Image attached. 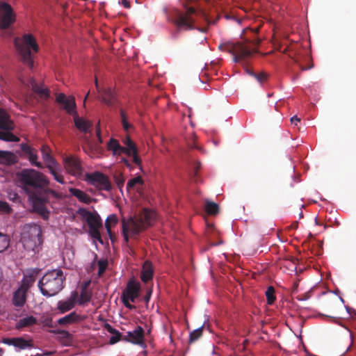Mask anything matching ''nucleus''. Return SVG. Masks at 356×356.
<instances>
[{"label": "nucleus", "mask_w": 356, "mask_h": 356, "mask_svg": "<svg viewBox=\"0 0 356 356\" xmlns=\"http://www.w3.org/2000/svg\"><path fill=\"white\" fill-rule=\"evenodd\" d=\"M3 343L9 346H13L21 350L30 348L33 346L31 341L26 340L22 337L5 338L3 339Z\"/></svg>", "instance_id": "nucleus-19"}, {"label": "nucleus", "mask_w": 356, "mask_h": 356, "mask_svg": "<svg viewBox=\"0 0 356 356\" xmlns=\"http://www.w3.org/2000/svg\"><path fill=\"white\" fill-rule=\"evenodd\" d=\"M183 11L177 10L172 22L177 27V31L172 34L173 38H177V33L180 31H189L197 29L202 33L207 31V27H198L196 25L197 17H200L207 22V26L215 24L219 19L217 17L215 20H210L206 12L200 7L199 2L196 0H186L182 3Z\"/></svg>", "instance_id": "nucleus-2"}, {"label": "nucleus", "mask_w": 356, "mask_h": 356, "mask_svg": "<svg viewBox=\"0 0 356 356\" xmlns=\"http://www.w3.org/2000/svg\"><path fill=\"white\" fill-rule=\"evenodd\" d=\"M44 326L53 328L50 332L58 334V339L60 341L63 346L67 345V331L56 328V323L53 322L52 318L50 317L42 318L41 321Z\"/></svg>", "instance_id": "nucleus-16"}, {"label": "nucleus", "mask_w": 356, "mask_h": 356, "mask_svg": "<svg viewBox=\"0 0 356 356\" xmlns=\"http://www.w3.org/2000/svg\"><path fill=\"white\" fill-rule=\"evenodd\" d=\"M131 156H133V161L138 165H140L141 163V159L138 156V149L135 151V152H131Z\"/></svg>", "instance_id": "nucleus-49"}, {"label": "nucleus", "mask_w": 356, "mask_h": 356, "mask_svg": "<svg viewBox=\"0 0 356 356\" xmlns=\"http://www.w3.org/2000/svg\"><path fill=\"white\" fill-rule=\"evenodd\" d=\"M58 308L61 312V313H65L67 312V301L59 302Z\"/></svg>", "instance_id": "nucleus-51"}, {"label": "nucleus", "mask_w": 356, "mask_h": 356, "mask_svg": "<svg viewBox=\"0 0 356 356\" xmlns=\"http://www.w3.org/2000/svg\"><path fill=\"white\" fill-rule=\"evenodd\" d=\"M261 40L259 38L245 40L237 42H227L219 45V49L227 51L233 56L235 63H240L252 56L257 51V48Z\"/></svg>", "instance_id": "nucleus-4"}, {"label": "nucleus", "mask_w": 356, "mask_h": 356, "mask_svg": "<svg viewBox=\"0 0 356 356\" xmlns=\"http://www.w3.org/2000/svg\"><path fill=\"white\" fill-rule=\"evenodd\" d=\"M27 291L18 288V289L14 293L13 297V304L15 307H22L25 302L26 299V293Z\"/></svg>", "instance_id": "nucleus-25"}, {"label": "nucleus", "mask_w": 356, "mask_h": 356, "mask_svg": "<svg viewBox=\"0 0 356 356\" xmlns=\"http://www.w3.org/2000/svg\"><path fill=\"white\" fill-rule=\"evenodd\" d=\"M83 172V168L81 160L76 156L68 154V175L81 178Z\"/></svg>", "instance_id": "nucleus-14"}, {"label": "nucleus", "mask_w": 356, "mask_h": 356, "mask_svg": "<svg viewBox=\"0 0 356 356\" xmlns=\"http://www.w3.org/2000/svg\"><path fill=\"white\" fill-rule=\"evenodd\" d=\"M122 161L125 165H127V166H129V161H128L127 159H124H124H122Z\"/></svg>", "instance_id": "nucleus-60"}, {"label": "nucleus", "mask_w": 356, "mask_h": 356, "mask_svg": "<svg viewBox=\"0 0 356 356\" xmlns=\"http://www.w3.org/2000/svg\"><path fill=\"white\" fill-rule=\"evenodd\" d=\"M0 129L3 130H13L14 124L9 119L8 114L3 110L0 109Z\"/></svg>", "instance_id": "nucleus-26"}, {"label": "nucleus", "mask_w": 356, "mask_h": 356, "mask_svg": "<svg viewBox=\"0 0 356 356\" xmlns=\"http://www.w3.org/2000/svg\"><path fill=\"white\" fill-rule=\"evenodd\" d=\"M266 296L267 299V303L268 305H273L276 299L275 296V289L273 286H270L268 287L266 291Z\"/></svg>", "instance_id": "nucleus-35"}, {"label": "nucleus", "mask_w": 356, "mask_h": 356, "mask_svg": "<svg viewBox=\"0 0 356 356\" xmlns=\"http://www.w3.org/2000/svg\"><path fill=\"white\" fill-rule=\"evenodd\" d=\"M298 284L297 282L293 284V290H296L298 288Z\"/></svg>", "instance_id": "nucleus-63"}, {"label": "nucleus", "mask_w": 356, "mask_h": 356, "mask_svg": "<svg viewBox=\"0 0 356 356\" xmlns=\"http://www.w3.org/2000/svg\"><path fill=\"white\" fill-rule=\"evenodd\" d=\"M189 146L191 147V148H197V147L195 145H191L189 144Z\"/></svg>", "instance_id": "nucleus-64"}, {"label": "nucleus", "mask_w": 356, "mask_h": 356, "mask_svg": "<svg viewBox=\"0 0 356 356\" xmlns=\"http://www.w3.org/2000/svg\"><path fill=\"white\" fill-rule=\"evenodd\" d=\"M68 191L73 196L76 197L80 202L86 204H90L91 202V197L85 192L75 188H68Z\"/></svg>", "instance_id": "nucleus-27"}, {"label": "nucleus", "mask_w": 356, "mask_h": 356, "mask_svg": "<svg viewBox=\"0 0 356 356\" xmlns=\"http://www.w3.org/2000/svg\"><path fill=\"white\" fill-rule=\"evenodd\" d=\"M30 162L31 164L37 166L38 168H42V164L40 162H38V156L36 154L35 151L33 149L30 154L27 155Z\"/></svg>", "instance_id": "nucleus-39"}, {"label": "nucleus", "mask_w": 356, "mask_h": 356, "mask_svg": "<svg viewBox=\"0 0 356 356\" xmlns=\"http://www.w3.org/2000/svg\"><path fill=\"white\" fill-rule=\"evenodd\" d=\"M92 291H81L80 293L77 291L72 292L70 297L68 298V311L72 309L76 304L84 306L88 303L92 298Z\"/></svg>", "instance_id": "nucleus-13"}, {"label": "nucleus", "mask_w": 356, "mask_h": 356, "mask_svg": "<svg viewBox=\"0 0 356 356\" xmlns=\"http://www.w3.org/2000/svg\"><path fill=\"white\" fill-rule=\"evenodd\" d=\"M16 21V14L10 4L0 1V29H8Z\"/></svg>", "instance_id": "nucleus-11"}, {"label": "nucleus", "mask_w": 356, "mask_h": 356, "mask_svg": "<svg viewBox=\"0 0 356 356\" xmlns=\"http://www.w3.org/2000/svg\"><path fill=\"white\" fill-rule=\"evenodd\" d=\"M16 162V156L10 152L0 150V163L10 165Z\"/></svg>", "instance_id": "nucleus-28"}, {"label": "nucleus", "mask_w": 356, "mask_h": 356, "mask_svg": "<svg viewBox=\"0 0 356 356\" xmlns=\"http://www.w3.org/2000/svg\"><path fill=\"white\" fill-rule=\"evenodd\" d=\"M300 121V118H298L296 115L292 117L291 118V122L292 124H294L295 125H297V123Z\"/></svg>", "instance_id": "nucleus-56"}, {"label": "nucleus", "mask_w": 356, "mask_h": 356, "mask_svg": "<svg viewBox=\"0 0 356 356\" xmlns=\"http://www.w3.org/2000/svg\"><path fill=\"white\" fill-rule=\"evenodd\" d=\"M83 320V318L75 312H72L68 314V324L72 323L79 322Z\"/></svg>", "instance_id": "nucleus-41"}, {"label": "nucleus", "mask_w": 356, "mask_h": 356, "mask_svg": "<svg viewBox=\"0 0 356 356\" xmlns=\"http://www.w3.org/2000/svg\"><path fill=\"white\" fill-rule=\"evenodd\" d=\"M122 300L124 306L129 309H133L135 307L129 303L130 299L125 298L124 297H122Z\"/></svg>", "instance_id": "nucleus-52"}, {"label": "nucleus", "mask_w": 356, "mask_h": 356, "mask_svg": "<svg viewBox=\"0 0 356 356\" xmlns=\"http://www.w3.org/2000/svg\"><path fill=\"white\" fill-rule=\"evenodd\" d=\"M29 86L31 88L32 90L38 94L41 97L47 99L49 97V91L47 88H43L37 83L33 78H30L29 80Z\"/></svg>", "instance_id": "nucleus-23"}, {"label": "nucleus", "mask_w": 356, "mask_h": 356, "mask_svg": "<svg viewBox=\"0 0 356 356\" xmlns=\"http://www.w3.org/2000/svg\"><path fill=\"white\" fill-rule=\"evenodd\" d=\"M101 100L106 105L111 106L116 102V97L114 92L111 88H104L99 91Z\"/></svg>", "instance_id": "nucleus-21"}, {"label": "nucleus", "mask_w": 356, "mask_h": 356, "mask_svg": "<svg viewBox=\"0 0 356 356\" xmlns=\"http://www.w3.org/2000/svg\"><path fill=\"white\" fill-rule=\"evenodd\" d=\"M54 323H56V327L58 325H67V316L60 318L59 320L54 322Z\"/></svg>", "instance_id": "nucleus-53"}, {"label": "nucleus", "mask_w": 356, "mask_h": 356, "mask_svg": "<svg viewBox=\"0 0 356 356\" xmlns=\"http://www.w3.org/2000/svg\"><path fill=\"white\" fill-rule=\"evenodd\" d=\"M245 70H246V72L248 74L251 75V76H252V73H254L252 70H250V69H248V68H246Z\"/></svg>", "instance_id": "nucleus-62"}, {"label": "nucleus", "mask_w": 356, "mask_h": 356, "mask_svg": "<svg viewBox=\"0 0 356 356\" xmlns=\"http://www.w3.org/2000/svg\"><path fill=\"white\" fill-rule=\"evenodd\" d=\"M76 214L88 223L90 236L103 243L99 232V228L102 227V221L99 215L95 211L90 212L83 208L79 209Z\"/></svg>", "instance_id": "nucleus-8"}, {"label": "nucleus", "mask_w": 356, "mask_h": 356, "mask_svg": "<svg viewBox=\"0 0 356 356\" xmlns=\"http://www.w3.org/2000/svg\"><path fill=\"white\" fill-rule=\"evenodd\" d=\"M56 101L63 104V109L67 110V98L65 94H59L56 97Z\"/></svg>", "instance_id": "nucleus-44"}, {"label": "nucleus", "mask_w": 356, "mask_h": 356, "mask_svg": "<svg viewBox=\"0 0 356 356\" xmlns=\"http://www.w3.org/2000/svg\"><path fill=\"white\" fill-rule=\"evenodd\" d=\"M21 149L26 155L30 154L33 150V149L31 148V147H30L29 145L26 143L21 144Z\"/></svg>", "instance_id": "nucleus-48"}, {"label": "nucleus", "mask_w": 356, "mask_h": 356, "mask_svg": "<svg viewBox=\"0 0 356 356\" xmlns=\"http://www.w3.org/2000/svg\"><path fill=\"white\" fill-rule=\"evenodd\" d=\"M98 275L101 276L106 270L108 263L106 261L100 260L98 261Z\"/></svg>", "instance_id": "nucleus-42"}, {"label": "nucleus", "mask_w": 356, "mask_h": 356, "mask_svg": "<svg viewBox=\"0 0 356 356\" xmlns=\"http://www.w3.org/2000/svg\"><path fill=\"white\" fill-rule=\"evenodd\" d=\"M37 273L35 271H31L29 273L25 274L21 282V285L19 288L27 291L29 288L33 284L36 280Z\"/></svg>", "instance_id": "nucleus-24"}, {"label": "nucleus", "mask_w": 356, "mask_h": 356, "mask_svg": "<svg viewBox=\"0 0 356 356\" xmlns=\"http://www.w3.org/2000/svg\"><path fill=\"white\" fill-rule=\"evenodd\" d=\"M68 115L73 117L74 126L79 131L83 133L91 131L92 122L79 115L75 99L71 95H68Z\"/></svg>", "instance_id": "nucleus-9"}, {"label": "nucleus", "mask_w": 356, "mask_h": 356, "mask_svg": "<svg viewBox=\"0 0 356 356\" xmlns=\"http://www.w3.org/2000/svg\"><path fill=\"white\" fill-rule=\"evenodd\" d=\"M42 159L54 179L59 183H63V177L58 172V165L51 154V149L47 145H42L41 148Z\"/></svg>", "instance_id": "nucleus-12"}, {"label": "nucleus", "mask_w": 356, "mask_h": 356, "mask_svg": "<svg viewBox=\"0 0 356 356\" xmlns=\"http://www.w3.org/2000/svg\"><path fill=\"white\" fill-rule=\"evenodd\" d=\"M301 58L308 60V61H310L311 60V58L308 56V55H305V56H301Z\"/></svg>", "instance_id": "nucleus-61"}, {"label": "nucleus", "mask_w": 356, "mask_h": 356, "mask_svg": "<svg viewBox=\"0 0 356 356\" xmlns=\"http://www.w3.org/2000/svg\"><path fill=\"white\" fill-rule=\"evenodd\" d=\"M300 48L298 43H293L290 45H287L284 49V52L289 51V56L293 60V62L299 66L302 71L308 70L313 67V64L305 66L302 64L301 58L298 55L297 50Z\"/></svg>", "instance_id": "nucleus-15"}, {"label": "nucleus", "mask_w": 356, "mask_h": 356, "mask_svg": "<svg viewBox=\"0 0 356 356\" xmlns=\"http://www.w3.org/2000/svg\"><path fill=\"white\" fill-rule=\"evenodd\" d=\"M120 115L123 129L126 131H128L131 128H132V125L128 122L126 114L123 110H120Z\"/></svg>", "instance_id": "nucleus-38"}, {"label": "nucleus", "mask_w": 356, "mask_h": 356, "mask_svg": "<svg viewBox=\"0 0 356 356\" xmlns=\"http://www.w3.org/2000/svg\"><path fill=\"white\" fill-rule=\"evenodd\" d=\"M203 332V326L193 330L190 333L189 335V343H193L195 341H197L198 339H200Z\"/></svg>", "instance_id": "nucleus-34"}, {"label": "nucleus", "mask_w": 356, "mask_h": 356, "mask_svg": "<svg viewBox=\"0 0 356 356\" xmlns=\"http://www.w3.org/2000/svg\"><path fill=\"white\" fill-rule=\"evenodd\" d=\"M154 275V269L152 264L149 261H145L143 264L140 278L141 280L147 283L151 280Z\"/></svg>", "instance_id": "nucleus-22"}, {"label": "nucleus", "mask_w": 356, "mask_h": 356, "mask_svg": "<svg viewBox=\"0 0 356 356\" xmlns=\"http://www.w3.org/2000/svg\"><path fill=\"white\" fill-rule=\"evenodd\" d=\"M143 181L141 177L138 176L129 180L127 184V189L130 190L136 186L137 184H143Z\"/></svg>", "instance_id": "nucleus-36"}, {"label": "nucleus", "mask_w": 356, "mask_h": 356, "mask_svg": "<svg viewBox=\"0 0 356 356\" xmlns=\"http://www.w3.org/2000/svg\"><path fill=\"white\" fill-rule=\"evenodd\" d=\"M123 340L134 344H141L144 340V330L138 326L134 331L128 332L127 335L123 336Z\"/></svg>", "instance_id": "nucleus-17"}, {"label": "nucleus", "mask_w": 356, "mask_h": 356, "mask_svg": "<svg viewBox=\"0 0 356 356\" xmlns=\"http://www.w3.org/2000/svg\"><path fill=\"white\" fill-rule=\"evenodd\" d=\"M10 243V239L8 235L0 232V252L6 250Z\"/></svg>", "instance_id": "nucleus-33"}, {"label": "nucleus", "mask_w": 356, "mask_h": 356, "mask_svg": "<svg viewBox=\"0 0 356 356\" xmlns=\"http://www.w3.org/2000/svg\"><path fill=\"white\" fill-rule=\"evenodd\" d=\"M156 213L148 209H143L137 216L122 221V235L126 243L129 237H136L141 232L152 225Z\"/></svg>", "instance_id": "nucleus-3"}, {"label": "nucleus", "mask_w": 356, "mask_h": 356, "mask_svg": "<svg viewBox=\"0 0 356 356\" xmlns=\"http://www.w3.org/2000/svg\"><path fill=\"white\" fill-rule=\"evenodd\" d=\"M139 290L140 285L138 283L129 282L126 289L123 291L122 297L130 299V301L134 302L138 296Z\"/></svg>", "instance_id": "nucleus-20"}, {"label": "nucleus", "mask_w": 356, "mask_h": 356, "mask_svg": "<svg viewBox=\"0 0 356 356\" xmlns=\"http://www.w3.org/2000/svg\"><path fill=\"white\" fill-rule=\"evenodd\" d=\"M90 148L94 156H97L98 154H101L103 152L102 148L97 144L95 145L94 147H90Z\"/></svg>", "instance_id": "nucleus-47"}, {"label": "nucleus", "mask_w": 356, "mask_h": 356, "mask_svg": "<svg viewBox=\"0 0 356 356\" xmlns=\"http://www.w3.org/2000/svg\"><path fill=\"white\" fill-rule=\"evenodd\" d=\"M65 280L63 272L60 269H54L43 275L38 282V286L44 296H52L64 287Z\"/></svg>", "instance_id": "nucleus-5"}, {"label": "nucleus", "mask_w": 356, "mask_h": 356, "mask_svg": "<svg viewBox=\"0 0 356 356\" xmlns=\"http://www.w3.org/2000/svg\"><path fill=\"white\" fill-rule=\"evenodd\" d=\"M123 143L126 145L125 147L127 148L131 153L135 152V151L137 150V147L135 143L129 136L126 137V138L123 140Z\"/></svg>", "instance_id": "nucleus-37"}, {"label": "nucleus", "mask_w": 356, "mask_h": 356, "mask_svg": "<svg viewBox=\"0 0 356 356\" xmlns=\"http://www.w3.org/2000/svg\"><path fill=\"white\" fill-rule=\"evenodd\" d=\"M96 136H97V138L98 139L99 143V144L102 143L103 140H102V136H101V129H100V123H99V122H98V124L96 126Z\"/></svg>", "instance_id": "nucleus-50"}, {"label": "nucleus", "mask_w": 356, "mask_h": 356, "mask_svg": "<svg viewBox=\"0 0 356 356\" xmlns=\"http://www.w3.org/2000/svg\"><path fill=\"white\" fill-rule=\"evenodd\" d=\"M21 242L26 250H33L42 243L41 227L35 224H26L21 234Z\"/></svg>", "instance_id": "nucleus-6"}, {"label": "nucleus", "mask_w": 356, "mask_h": 356, "mask_svg": "<svg viewBox=\"0 0 356 356\" xmlns=\"http://www.w3.org/2000/svg\"><path fill=\"white\" fill-rule=\"evenodd\" d=\"M205 211L209 215H216L219 211L218 204L213 202L207 201L205 204Z\"/></svg>", "instance_id": "nucleus-32"}, {"label": "nucleus", "mask_w": 356, "mask_h": 356, "mask_svg": "<svg viewBox=\"0 0 356 356\" xmlns=\"http://www.w3.org/2000/svg\"><path fill=\"white\" fill-rule=\"evenodd\" d=\"M117 222H118V218H117L116 215H115V214L109 215L105 221V227H106V231H107L108 234H109L111 240H112L111 225H115L117 224Z\"/></svg>", "instance_id": "nucleus-31"}, {"label": "nucleus", "mask_w": 356, "mask_h": 356, "mask_svg": "<svg viewBox=\"0 0 356 356\" xmlns=\"http://www.w3.org/2000/svg\"><path fill=\"white\" fill-rule=\"evenodd\" d=\"M37 323V319L33 316H26L22 318H20L16 324V327L17 329H22L23 327H29Z\"/></svg>", "instance_id": "nucleus-29"}, {"label": "nucleus", "mask_w": 356, "mask_h": 356, "mask_svg": "<svg viewBox=\"0 0 356 356\" xmlns=\"http://www.w3.org/2000/svg\"><path fill=\"white\" fill-rule=\"evenodd\" d=\"M22 188L29 196L33 209L47 218L46 204L51 196L57 197L56 192L48 188L49 181L41 172L33 169H24L18 174Z\"/></svg>", "instance_id": "nucleus-1"}, {"label": "nucleus", "mask_w": 356, "mask_h": 356, "mask_svg": "<svg viewBox=\"0 0 356 356\" xmlns=\"http://www.w3.org/2000/svg\"><path fill=\"white\" fill-rule=\"evenodd\" d=\"M90 284V281L84 282L81 284V291H90L88 287Z\"/></svg>", "instance_id": "nucleus-54"}, {"label": "nucleus", "mask_w": 356, "mask_h": 356, "mask_svg": "<svg viewBox=\"0 0 356 356\" xmlns=\"http://www.w3.org/2000/svg\"><path fill=\"white\" fill-rule=\"evenodd\" d=\"M113 336L109 339V343L111 344H115L121 339L123 340V336L120 334V332H118L117 330L112 333Z\"/></svg>", "instance_id": "nucleus-40"}, {"label": "nucleus", "mask_w": 356, "mask_h": 356, "mask_svg": "<svg viewBox=\"0 0 356 356\" xmlns=\"http://www.w3.org/2000/svg\"><path fill=\"white\" fill-rule=\"evenodd\" d=\"M107 149L108 151L112 152L114 156H120L125 154L127 156H131V153L127 148L122 146L119 141L115 138H111L107 144Z\"/></svg>", "instance_id": "nucleus-18"}, {"label": "nucleus", "mask_w": 356, "mask_h": 356, "mask_svg": "<svg viewBox=\"0 0 356 356\" xmlns=\"http://www.w3.org/2000/svg\"><path fill=\"white\" fill-rule=\"evenodd\" d=\"M122 5L126 8H129L131 7L129 0H122Z\"/></svg>", "instance_id": "nucleus-57"}, {"label": "nucleus", "mask_w": 356, "mask_h": 356, "mask_svg": "<svg viewBox=\"0 0 356 356\" xmlns=\"http://www.w3.org/2000/svg\"><path fill=\"white\" fill-rule=\"evenodd\" d=\"M200 163L199 161H196L194 163V168H195V175H197L198 169L200 168Z\"/></svg>", "instance_id": "nucleus-58"}, {"label": "nucleus", "mask_w": 356, "mask_h": 356, "mask_svg": "<svg viewBox=\"0 0 356 356\" xmlns=\"http://www.w3.org/2000/svg\"><path fill=\"white\" fill-rule=\"evenodd\" d=\"M151 294H152V291H151V290H149V291H148L147 293L145 295V298H144V299H145V301L146 302H149V299H150Z\"/></svg>", "instance_id": "nucleus-59"}, {"label": "nucleus", "mask_w": 356, "mask_h": 356, "mask_svg": "<svg viewBox=\"0 0 356 356\" xmlns=\"http://www.w3.org/2000/svg\"><path fill=\"white\" fill-rule=\"evenodd\" d=\"M115 181L117 184V186L121 188L124 186V178L122 177V175H119L118 176L115 177Z\"/></svg>", "instance_id": "nucleus-46"}, {"label": "nucleus", "mask_w": 356, "mask_h": 356, "mask_svg": "<svg viewBox=\"0 0 356 356\" xmlns=\"http://www.w3.org/2000/svg\"><path fill=\"white\" fill-rule=\"evenodd\" d=\"M11 130L0 131V139L7 142H17L19 138L10 132Z\"/></svg>", "instance_id": "nucleus-30"}, {"label": "nucleus", "mask_w": 356, "mask_h": 356, "mask_svg": "<svg viewBox=\"0 0 356 356\" xmlns=\"http://www.w3.org/2000/svg\"><path fill=\"white\" fill-rule=\"evenodd\" d=\"M15 45L24 63L30 67H33V61L31 58V49L35 52H37L39 49L34 37L31 34H25L22 40L15 38Z\"/></svg>", "instance_id": "nucleus-7"}, {"label": "nucleus", "mask_w": 356, "mask_h": 356, "mask_svg": "<svg viewBox=\"0 0 356 356\" xmlns=\"http://www.w3.org/2000/svg\"><path fill=\"white\" fill-rule=\"evenodd\" d=\"M85 179L99 190L109 191L111 189V181L106 175L100 172L86 173Z\"/></svg>", "instance_id": "nucleus-10"}, {"label": "nucleus", "mask_w": 356, "mask_h": 356, "mask_svg": "<svg viewBox=\"0 0 356 356\" xmlns=\"http://www.w3.org/2000/svg\"><path fill=\"white\" fill-rule=\"evenodd\" d=\"M105 327H106V330H107L109 333H111V334L113 333V332L116 330L115 328H113V327L111 325H109V324H106Z\"/></svg>", "instance_id": "nucleus-55"}, {"label": "nucleus", "mask_w": 356, "mask_h": 356, "mask_svg": "<svg viewBox=\"0 0 356 356\" xmlns=\"http://www.w3.org/2000/svg\"><path fill=\"white\" fill-rule=\"evenodd\" d=\"M11 211V209L9 204L3 201H0V213H9Z\"/></svg>", "instance_id": "nucleus-45"}, {"label": "nucleus", "mask_w": 356, "mask_h": 356, "mask_svg": "<svg viewBox=\"0 0 356 356\" xmlns=\"http://www.w3.org/2000/svg\"><path fill=\"white\" fill-rule=\"evenodd\" d=\"M252 76H254L259 83H263L266 81L268 75L265 72L260 73H252Z\"/></svg>", "instance_id": "nucleus-43"}]
</instances>
